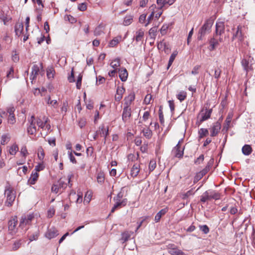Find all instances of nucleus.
<instances>
[{"mask_svg":"<svg viewBox=\"0 0 255 255\" xmlns=\"http://www.w3.org/2000/svg\"><path fill=\"white\" fill-rule=\"evenodd\" d=\"M34 120V116H32L29 120L30 125L27 129L28 133L31 135L34 134L36 132V128L35 127Z\"/></svg>","mask_w":255,"mask_h":255,"instance_id":"nucleus-9","label":"nucleus"},{"mask_svg":"<svg viewBox=\"0 0 255 255\" xmlns=\"http://www.w3.org/2000/svg\"><path fill=\"white\" fill-rule=\"evenodd\" d=\"M68 81L70 83L74 82L75 81L73 68L72 69L71 75L68 77Z\"/></svg>","mask_w":255,"mask_h":255,"instance_id":"nucleus-60","label":"nucleus"},{"mask_svg":"<svg viewBox=\"0 0 255 255\" xmlns=\"http://www.w3.org/2000/svg\"><path fill=\"white\" fill-rule=\"evenodd\" d=\"M20 152L24 157H25L27 156L28 153L27 152V150L25 146H22L21 147Z\"/></svg>","mask_w":255,"mask_h":255,"instance_id":"nucleus-58","label":"nucleus"},{"mask_svg":"<svg viewBox=\"0 0 255 255\" xmlns=\"http://www.w3.org/2000/svg\"><path fill=\"white\" fill-rule=\"evenodd\" d=\"M38 157L40 160H43L44 157V151L43 148L40 146L37 150Z\"/></svg>","mask_w":255,"mask_h":255,"instance_id":"nucleus-42","label":"nucleus"},{"mask_svg":"<svg viewBox=\"0 0 255 255\" xmlns=\"http://www.w3.org/2000/svg\"><path fill=\"white\" fill-rule=\"evenodd\" d=\"M120 65L121 64L120 58L115 59V60L112 61L110 63L111 66L114 69H117L118 67L120 66Z\"/></svg>","mask_w":255,"mask_h":255,"instance_id":"nucleus-36","label":"nucleus"},{"mask_svg":"<svg viewBox=\"0 0 255 255\" xmlns=\"http://www.w3.org/2000/svg\"><path fill=\"white\" fill-rule=\"evenodd\" d=\"M156 166V163L155 160H151L149 164V170L150 172L152 171Z\"/></svg>","mask_w":255,"mask_h":255,"instance_id":"nucleus-48","label":"nucleus"},{"mask_svg":"<svg viewBox=\"0 0 255 255\" xmlns=\"http://www.w3.org/2000/svg\"><path fill=\"white\" fill-rule=\"evenodd\" d=\"M242 63L245 70L247 71H248L249 62L247 60L244 59L242 60Z\"/></svg>","mask_w":255,"mask_h":255,"instance_id":"nucleus-61","label":"nucleus"},{"mask_svg":"<svg viewBox=\"0 0 255 255\" xmlns=\"http://www.w3.org/2000/svg\"><path fill=\"white\" fill-rule=\"evenodd\" d=\"M204 155L201 154L194 161V163L196 164H199L202 163L204 160Z\"/></svg>","mask_w":255,"mask_h":255,"instance_id":"nucleus-55","label":"nucleus"},{"mask_svg":"<svg viewBox=\"0 0 255 255\" xmlns=\"http://www.w3.org/2000/svg\"><path fill=\"white\" fill-rule=\"evenodd\" d=\"M39 71V68L37 65H34L32 67L31 73L32 75L37 76Z\"/></svg>","mask_w":255,"mask_h":255,"instance_id":"nucleus-45","label":"nucleus"},{"mask_svg":"<svg viewBox=\"0 0 255 255\" xmlns=\"http://www.w3.org/2000/svg\"><path fill=\"white\" fill-rule=\"evenodd\" d=\"M15 122V118L14 115H8V123L10 124H14Z\"/></svg>","mask_w":255,"mask_h":255,"instance_id":"nucleus-51","label":"nucleus"},{"mask_svg":"<svg viewBox=\"0 0 255 255\" xmlns=\"http://www.w3.org/2000/svg\"><path fill=\"white\" fill-rule=\"evenodd\" d=\"M168 211V208L166 207L159 211L155 216L154 221L156 223L159 222L161 217L164 215Z\"/></svg>","mask_w":255,"mask_h":255,"instance_id":"nucleus-16","label":"nucleus"},{"mask_svg":"<svg viewBox=\"0 0 255 255\" xmlns=\"http://www.w3.org/2000/svg\"><path fill=\"white\" fill-rule=\"evenodd\" d=\"M17 224L16 216L12 217L8 222V228L10 234L15 232L16 227Z\"/></svg>","mask_w":255,"mask_h":255,"instance_id":"nucleus-5","label":"nucleus"},{"mask_svg":"<svg viewBox=\"0 0 255 255\" xmlns=\"http://www.w3.org/2000/svg\"><path fill=\"white\" fill-rule=\"evenodd\" d=\"M144 38V31L141 29H139L136 32L134 38L137 42L142 41Z\"/></svg>","mask_w":255,"mask_h":255,"instance_id":"nucleus-23","label":"nucleus"},{"mask_svg":"<svg viewBox=\"0 0 255 255\" xmlns=\"http://www.w3.org/2000/svg\"><path fill=\"white\" fill-rule=\"evenodd\" d=\"M169 28L168 24H163L160 29V33L162 35H165L167 32V30Z\"/></svg>","mask_w":255,"mask_h":255,"instance_id":"nucleus-44","label":"nucleus"},{"mask_svg":"<svg viewBox=\"0 0 255 255\" xmlns=\"http://www.w3.org/2000/svg\"><path fill=\"white\" fill-rule=\"evenodd\" d=\"M135 99V95L133 93L129 94L128 97L125 99L124 105L125 106L130 107L131 102L134 101Z\"/></svg>","mask_w":255,"mask_h":255,"instance_id":"nucleus-18","label":"nucleus"},{"mask_svg":"<svg viewBox=\"0 0 255 255\" xmlns=\"http://www.w3.org/2000/svg\"><path fill=\"white\" fill-rule=\"evenodd\" d=\"M241 27L239 25L237 27V30L236 33L233 35V39L236 38L238 39L239 41H242L244 40V36L241 31Z\"/></svg>","mask_w":255,"mask_h":255,"instance_id":"nucleus-17","label":"nucleus"},{"mask_svg":"<svg viewBox=\"0 0 255 255\" xmlns=\"http://www.w3.org/2000/svg\"><path fill=\"white\" fill-rule=\"evenodd\" d=\"M119 77L122 81L125 82L127 80L128 76V73L127 70L124 68L119 69Z\"/></svg>","mask_w":255,"mask_h":255,"instance_id":"nucleus-15","label":"nucleus"},{"mask_svg":"<svg viewBox=\"0 0 255 255\" xmlns=\"http://www.w3.org/2000/svg\"><path fill=\"white\" fill-rule=\"evenodd\" d=\"M18 150V146L16 144H13L9 149V153L11 155H14Z\"/></svg>","mask_w":255,"mask_h":255,"instance_id":"nucleus-43","label":"nucleus"},{"mask_svg":"<svg viewBox=\"0 0 255 255\" xmlns=\"http://www.w3.org/2000/svg\"><path fill=\"white\" fill-rule=\"evenodd\" d=\"M221 128V123L219 121L213 124L212 127L211 128V136H215L219 132Z\"/></svg>","mask_w":255,"mask_h":255,"instance_id":"nucleus-10","label":"nucleus"},{"mask_svg":"<svg viewBox=\"0 0 255 255\" xmlns=\"http://www.w3.org/2000/svg\"><path fill=\"white\" fill-rule=\"evenodd\" d=\"M105 81V79L104 77L101 76H99L98 77H97L96 84L98 85H100L104 83Z\"/></svg>","mask_w":255,"mask_h":255,"instance_id":"nucleus-53","label":"nucleus"},{"mask_svg":"<svg viewBox=\"0 0 255 255\" xmlns=\"http://www.w3.org/2000/svg\"><path fill=\"white\" fill-rule=\"evenodd\" d=\"M86 124V120L85 118H81L79 120L78 125L81 128L84 127L85 126Z\"/></svg>","mask_w":255,"mask_h":255,"instance_id":"nucleus-52","label":"nucleus"},{"mask_svg":"<svg viewBox=\"0 0 255 255\" xmlns=\"http://www.w3.org/2000/svg\"><path fill=\"white\" fill-rule=\"evenodd\" d=\"M38 176H39V175L37 173V172H32V173L31 175V177H30V179H29V181L30 183L31 184H34L35 183V182L38 179Z\"/></svg>","mask_w":255,"mask_h":255,"instance_id":"nucleus-33","label":"nucleus"},{"mask_svg":"<svg viewBox=\"0 0 255 255\" xmlns=\"http://www.w3.org/2000/svg\"><path fill=\"white\" fill-rule=\"evenodd\" d=\"M131 115V110L130 107L125 106L123 109L122 114V120L124 123L129 121Z\"/></svg>","mask_w":255,"mask_h":255,"instance_id":"nucleus-7","label":"nucleus"},{"mask_svg":"<svg viewBox=\"0 0 255 255\" xmlns=\"http://www.w3.org/2000/svg\"><path fill=\"white\" fill-rule=\"evenodd\" d=\"M167 249L168 253L171 255H185L184 252L173 244L169 245Z\"/></svg>","mask_w":255,"mask_h":255,"instance_id":"nucleus-6","label":"nucleus"},{"mask_svg":"<svg viewBox=\"0 0 255 255\" xmlns=\"http://www.w3.org/2000/svg\"><path fill=\"white\" fill-rule=\"evenodd\" d=\"M14 29L16 35L19 36L21 34L23 30V25L22 23H16L15 25Z\"/></svg>","mask_w":255,"mask_h":255,"instance_id":"nucleus-22","label":"nucleus"},{"mask_svg":"<svg viewBox=\"0 0 255 255\" xmlns=\"http://www.w3.org/2000/svg\"><path fill=\"white\" fill-rule=\"evenodd\" d=\"M181 141H179L178 144L176 145L175 147L173 149L172 151V153L174 155V156L178 158H181L183 155V150L184 149L181 148L180 145Z\"/></svg>","mask_w":255,"mask_h":255,"instance_id":"nucleus-8","label":"nucleus"},{"mask_svg":"<svg viewBox=\"0 0 255 255\" xmlns=\"http://www.w3.org/2000/svg\"><path fill=\"white\" fill-rule=\"evenodd\" d=\"M213 162V159H211L210 160V161L208 162L207 165L205 167V168H204L202 171H201L199 172V174H201V176L200 177V178H202L209 171L210 168L212 166Z\"/></svg>","mask_w":255,"mask_h":255,"instance_id":"nucleus-19","label":"nucleus"},{"mask_svg":"<svg viewBox=\"0 0 255 255\" xmlns=\"http://www.w3.org/2000/svg\"><path fill=\"white\" fill-rule=\"evenodd\" d=\"M45 166L43 164V163H39L38 165L35 166V172H37L38 171H40L41 170H42L44 168Z\"/></svg>","mask_w":255,"mask_h":255,"instance_id":"nucleus-57","label":"nucleus"},{"mask_svg":"<svg viewBox=\"0 0 255 255\" xmlns=\"http://www.w3.org/2000/svg\"><path fill=\"white\" fill-rule=\"evenodd\" d=\"M130 238V235L128 232H125L122 234L121 240L123 241V243L127 242Z\"/></svg>","mask_w":255,"mask_h":255,"instance_id":"nucleus-47","label":"nucleus"},{"mask_svg":"<svg viewBox=\"0 0 255 255\" xmlns=\"http://www.w3.org/2000/svg\"><path fill=\"white\" fill-rule=\"evenodd\" d=\"M157 48L159 50H162L166 54H169L170 52V48L168 44H167L163 40L160 41L157 44Z\"/></svg>","mask_w":255,"mask_h":255,"instance_id":"nucleus-13","label":"nucleus"},{"mask_svg":"<svg viewBox=\"0 0 255 255\" xmlns=\"http://www.w3.org/2000/svg\"><path fill=\"white\" fill-rule=\"evenodd\" d=\"M127 202V199H124L122 200V201L116 202V203L114 204V206L112 208L111 211V213H114L117 209H120L122 207H124L126 205Z\"/></svg>","mask_w":255,"mask_h":255,"instance_id":"nucleus-12","label":"nucleus"},{"mask_svg":"<svg viewBox=\"0 0 255 255\" xmlns=\"http://www.w3.org/2000/svg\"><path fill=\"white\" fill-rule=\"evenodd\" d=\"M38 236L39 233L38 232H35L29 236V240L30 242L36 240L38 239Z\"/></svg>","mask_w":255,"mask_h":255,"instance_id":"nucleus-56","label":"nucleus"},{"mask_svg":"<svg viewBox=\"0 0 255 255\" xmlns=\"http://www.w3.org/2000/svg\"><path fill=\"white\" fill-rule=\"evenodd\" d=\"M58 235L57 231L55 229H50L46 234V237L48 239H52Z\"/></svg>","mask_w":255,"mask_h":255,"instance_id":"nucleus-28","label":"nucleus"},{"mask_svg":"<svg viewBox=\"0 0 255 255\" xmlns=\"http://www.w3.org/2000/svg\"><path fill=\"white\" fill-rule=\"evenodd\" d=\"M176 97L181 102L186 98L187 93L185 91H181L177 95Z\"/></svg>","mask_w":255,"mask_h":255,"instance_id":"nucleus-37","label":"nucleus"},{"mask_svg":"<svg viewBox=\"0 0 255 255\" xmlns=\"http://www.w3.org/2000/svg\"><path fill=\"white\" fill-rule=\"evenodd\" d=\"M125 92V89L123 87H118L117 89V94L115 96V100L117 101H120L123 97V95Z\"/></svg>","mask_w":255,"mask_h":255,"instance_id":"nucleus-21","label":"nucleus"},{"mask_svg":"<svg viewBox=\"0 0 255 255\" xmlns=\"http://www.w3.org/2000/svg\"><path fill=\"white\" fill-rule=\"evenodd\" d=\"M55 214V210L54 208H50L48 211L47 216L48 218H51Z\"/></svg>","mask_w":255,"mask_h":255,"instance_id":"nucleus-64","label":"nucleus"},{"mask_svg":"<svg viewBox=\"0 0 255 255\" xmlns=\"http://www.w3.org/2000/svg\"><path fill=\"white\" fill-rule=\"evenodd\" d=\"M142 132L143 134V135L147 139H150L151 138L152 135V132L148 127L147 128H144L142 129Z\"/></svg>","mask_w":255,"mask_h":255,"instance_id":"nucleus-30","label":"nucleus"},{"mask_svg":"<svg viewBox=\"0 0 255 255\" xmlns=\"http://www.w3.org/2000/svg\"><path fill=\"white\" fill-rule=\"evenodd\" d=\"M4 195L6 197L5 205L7 207L11 206L15 199V192L8 183L5 187Z\"/></svg>","mask_w":255,"mask_h":255,"instance_id":"nucleus-1","label":"nucleus"},{"mask_svg":"<svg viewBox=\"0 0 255 255\" xmlns=\"http://www.w3.org/2000/svg\"><path fill=\"white\" fill-rule=\"evenodd\" d=\"M232 118V114H229L225 121V123L223 129H225L227 131L230 127V125L231 122Z\"/></svg>","mask_w":255,"mask_h":255,"instance_id":"nucleus-27","label":"nucleus"},{"mask_svg":"<svg viewBox=\"0 0 255 255\" xmlns=\"http://www.w3.org/2000/svg\"><path fill=\"white\" fill-rule=\"evenodd\" d=\"M47 121L46 120L44 122H42V120L40 119L37 120L36 123L39 128H41L44 129Z\"/></svg>","mask_w":255,"mask_h":255,"instance_id":"nucleus-46","label":"nucleus"},{"mask_svg":"<svg viewBox=\"0 0 255 255\" xmlns=\"http://www.w3.org/2000/svg\"><path fill=\"white\" fill-rule=\"evenodd\" d=\"M225 31L224 23L222 21H217L216 24V36H221Z\"/></svg>","mask_w":255,"mask_h":255,"instance_id":"nucleus-11","label":"nucleus"},{"mask_svg":"<svg viewBox=\"0 0 255 255\" xmlns=\"http://www.w3.org/2000/svg\"><path fill=\"white\" fill-rule=\"evenodd\" d=\"M243 153L246 155H250L252 152V148L250 145L246 144L242 148Z\"/></svg>","mask_w":255,"mask_h":255,"instance_id":"nucleus-29","label":"nucleus"},{"mask_svg":"<svg viewBox=\"0 0 255 255\" xmlns=\"http://www.w3.org/2000/svg\"><path fill=\"white\" fill-rule=\"evenodd\" d=\"M151 95H147L144 100V102L146 104H149L150 103V100H151Z\"/></svg>","mask_w":255,"mask_h":255,"instance_id":"nucleus-63","label":"nucleus"},{"mask_svg":"<svg viewBox=\"0 0 255 255\" xmlns=\"http://www.w3.org/2000/svg\"><path fill=\"white\" fill-rule=\"evenodd\" d=\"M157 27L156 26L151 28L149 30V34L151 38H155L156 35Z\"/></svg>","mask_w":255,"mask_h":255,"instance_id":"nucleus-41","label":"nucleus"},{"mask_svg":"<svg viewBox=\"0 0 255 255\" xmlns=\"http://www.w3.org/2000/svg\"><path fill=\"white\" fill-rule=\"evenodd\" d=\"M211 199L219 200L220 198V194L214 190L207 191Z\"/></svg>","mask_w":255,"mask_h":255,"instance_id":"nucleus-25","label":"nucleus"},{"mask_svg":"<svg viewBox=\"0 0 255 255\" xmlns=\"http://www.w3.org/2000/svg\"><path fill=\"white\" fill-rule=\"evenodd\" d=\"M217 36H216L215 35H214L213 37L211 39V40H210L209 43H210V46L209 50L210 51L214 50L215 49V48L219 44L218 40L216 38V37Z\"/></svg>","mask_w":255,"mask_h":255,"instance_id":"nucleus-20","label":"nucleus"},{"mask_svg":"<svg viewBox=\"0 0 255 255\" xmlns=\"http://www.w3.org/2000/svg\"><path fill=\"white\" fill-rule=\"evenodd\" d=\"M200 229L204 234H207L209 232V228L207 225L200 226Z\"/></svg>","mask_w":255,"mask_h":255,"instance_id":"nucleus-54","label":"nucleus"},{"mask_svg":"<svg viewBox=\"0 0 255 255\" xmlns=\"http://www.w3.org/2000/svg\"><path fill=\"white\" fill-rule=\"evenodd\" d=\"M97 180L99 183L102 184L105 181V174L103 172H99L97 176Z\"/></svg>","mask_w":255,"mask_h":255,"instance_id":"nucleus-35","label":"nucleus"},{"mask_svg":"<svg viewBox=\"0 0 255 255\" xmlns=\"http://www.w3.org/2000/svg\"><path fill=\"white\" fill-rule=\"evenodd\" d=\"M104 27L102 24L98 26L94 30V35L99 36L104 33Z\"/></svg>","mask_w":255,"mask_h":255,"instance_id":"nucleus-32","label":"nucleus"},{"mask_svg":"<svg viewBox=\"0 0 255 255\" xmlns=\"http://www.w3.org/2000/svg\"><path fill=\"white\" fill-rule=\"evenodd\" d=\"M122 37L121 36L114 38L109 43V46L113 47L116 46L121 40Z\"/></svg>","mask_w":255,"mask_h":255,"instance_id":"nucleus-31","label":"nucleus"},{"mask_svg":"<svg viewBox=\"0 0 255 255\" xmlns=\"http://www.w3.org/2000/svg\"><path fill=\"white\" fill-rule=\"evenodd\" d=\"M212 112V109L203 110L201 111L199 116H201V118L199 120V124H201L204 121L208 120L211 117V113Z\"/></svg>","mask_w":255,"mask_h":255,"instance_id":"nucleus-4","label":"nucleus"},{"mask_svg":"<svg viewBox=\"0 0 255 255\" xmlns=\"http://www.w3.org/2000/svg\"><path fill=\"white\" fill-rule=\"evenodd\" d=\"M209 133L208 130L207 128H201L198 131L199 138L200 139L206 136Z\"/></svg>","mask_w":255,"mask_h":255,"instance_id":"nucleus-34","label":"nucleus"},{"mask_svg":"<svg viewBox=\"0 0 255 255\" xmlns=\"http://www.w3.org/2000/svg\"><path fill=\"white\" fill-rule=\"evenodd\" d=\"M139 172V166L137 164H134L131 169L130 175L133 177H136Z\"/></svg>","mask_w":255,"mask_h":255,"instance_id":"nucleus-26","label":"nucleus"},{"mask_svg":"<svg viewBox=\"0 0 255 255\" xmlns=\"http://www.w3.org/2000/svg\"><path fill=\"white\" fill-rule=\"evenodd\" d=\"M82 76L80 74L78 76V79L77 80V82H76V87L78 89H80L81 88V83H82Z\"/></svg>","mask_w":255,"mask_h":255,"instance_id":"nucleus-50","label":"nucleus"},{"mask_svg":"<svg viewBox=\"0 0 255 255\" xmlns=\"http://www.w3.org/2000/svg\"><path fill=\"white\" fill-rule=\"evenodd\" d=\"M33 218L34 216L32 214H29L27 216H22L20 219L19 227L23 228L25 226L29 225Z\"/></svg>","mask_w":255,"mask_h":255,"instance_id":"nucleus-3","label":"nucleus"},{"mask_svg":"<svg viewBox=\"0 0 255 255\" xmlns=\"http://www.w3.org/2000/svg\"><path fill=\"white\" fill-rule=\"evenodd\" d=\"M211 200L207 191H205L201 196L200 201L205 203L208 200Z\"/></svg>","mask_w":255,"mask_h":255,"instance_id":"nucleus-38","label":"nucleus"},{"mask_svg":"<svg viewBox=\"0 0 255 255\" xmlns=\"http://www.w3.org/2000/svg\"><path fill=\"white\" fill-rule=\"evenodd\" d=\"M54 70L52 68H48L47 70V76L49 79L54 77Z\"/></svg>","mask_w":255,"mask_h":255,"instance_id":"nucleus-49","label":"nucleus"},{"mask_svg":"<svg viewBox=\"0 0 255 255\" xmlns=\"http://www.w3.org/2000/svg\"><path fill=\"white\" fill-rule=\"evenodd\" d=\"M23 243V241L21 239L15 241L12 246L11 251H16L18 250L21 247Z\"/></svg>","mask_w":255,"mask_h":255,"instance_id":"nucleus-24","label":"nucleus"},{"mask_svg":"<svg viewBox=\"0 0 255 255\" xmlns=\"http://www.w3.org/2000/svg\"><path fill=\"white\" fill-rule=\"evenodd\" d=\"M213 24V21L211 19H207L205 21L199 30L197 38L198 40H202L205 35L210 33Z\"/></svg>","mask_w":255,"mask_h":255,"instance_id":"nucleus-2","label":"nucleus"},{"mask_svg":"<svg viewBox=\"0 0 255 255\" xmlns=\"http://www.w3.org/2000/svg\"><path fill=\"white\" fill-rule=\"evenodd\" d=\"M14 73V69L13 67H11L9 69V71L6 74V77L7 78H10L11 77H13V74Z\"/></svg>","mask_w":255,"mask_h":255,"instance_id":"nucleus-62","label":"nucleus"},{"mask_svg":"<svg viewBox=\"0 0 255 255\" xmlns=\"http://www.w3.org/2000/svg\"><path fill=\"white\" fill-rule=\"evenodd\" d=\"M132 22V17L130 15L126 16L123 21V24L125 26L129 25Z\"/></svg>","mask_w":255,"mask_h":255,"instance_id":"nucleus-39","label":"nucleus"},{"mask_svg":"<svg viewBox=\"0 0 255 255\" xmlns=\"http://www.w3.org/2000/svg\"><path fill=\"white\" fill-rule=\"evenodd\" d=\"M87 9V5L85 3H82L79 4L78 9L80 11H85Z\"/></svg>","mask_w":255,"mask_h":255,"instance_id":"nucleus-59","label":"nucleus"},{"mask_svg":"<svg viewBox=\"0 0 255 255\" xmlns=\"http://www.w3.org/2000/svg\"><path fill=\"white\" fill-rule=\"evenodd\" d=\"M177 54V52H174L170 56V58H169V61H168V66H167V69H169V68L171 66V65H172V63L173 62L176 55Z\"/></svg>","mask_w":255,"mask_h":255,"instance_id":"nucleus-40","label":"nucleus"},{"mask_svg":"<svg viewBox=\"0 0 255 255\" xmlns=\"http://www.w3.org/2000/svg\"><path fill=\"white\" fill-rule=\"evenodd\" d=\"M99 134L101 136L104 137V143L106 142V138L109 135V127L105 128L104 125H102L99 127Z\"/></svg>","mask_w":255,"mask_h":255,"instance_id":"nucleus-14","label":"nucleus"}]
</instances>
